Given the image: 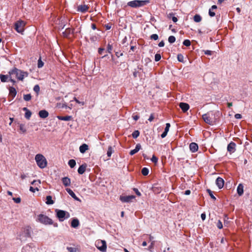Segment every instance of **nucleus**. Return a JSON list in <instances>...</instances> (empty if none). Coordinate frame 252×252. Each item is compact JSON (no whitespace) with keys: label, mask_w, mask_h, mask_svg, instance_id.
<instances>
[{"label":"nucleus","mask_w":252,"mask_h":252,"mask_svg":"<svg viewBox=\"0 0 252 252\" xmlns=\"http://www.w3.org/2000/svg\"><path fill=\"white\" fill-rule=\"evenodd\" d=\"M8 74L10 81L13 83L16 82L14 80L15 78L17 79L18 80L22 81L25 77H27L28 75V73L27 72L23 71L16 68L10 70Z\"/></svg>","instance_id":"f257e3e1"},{"label":"nucleus","mask_w":252,"mask_h":252,"mask_svg":"<svg viewBox=\"0 0 252 252\" xmlns=\"http://www.w3.org/2000/svg\"><path fill=\"white\" fill-rule=\"evenodd\" d=\"M37 221L45 225L53 224L55 227L58 226L57 223H53V220L46 215L40 214L37 216Z\"/></svg>","instance_id":"f03ea898"},{"label":"nucleus","mask_w":252,"mask_h":252,"mask_svg":"<svg viewBox=\"0 0 252 252\" xmlns=\"http://www.w3.org/2000/svg\"><path fill=\"white\" fill-rule=\"evenodd\" d=\"M35 160L38 166L40 168H44L47 166V161L43 155L40 154H37L35 157Z\"/></svg>","instance_id":"7ed1b4c3"},{"label":"nucleus","mask_w":252,"mask_h":252,"mask_svg":"<svg viewBox=\"0 0 252 252\" xmlns=\"http://www.w3.org/2000/svg\"><path fill=\"white\" fill-rule=\"evenodd\" d=\"M56 216L60 221H63L65 219L69 217V214L65 211L56 209L55 210Z\"/></svg>","instance_id":"20e7f679"},{"label":"nucleus","mask_w":252,"mask_h":252,"mask_svg":"<svg viewBox=\"0 0 252 252\" xmlns=\"http://www.w3.org/2000/svg\"><path fill=\"white\" fill-rule=\"evenodd\" d=\"M148 0H133L127 3V5L133 8H137L146 5L148 3Z\"/></svg>","instance_id":"39448f33"},{"label":"nucleus","mask_w":252,"mask_h":252,"mask_svg":"<svg viewBox=\"0 0 252 252\" xmlns=\"http://www.w3.org/2000/svg\"><path fill=\"white\" fill-rule=\"evenodd\" d=\"M95 245L100 251L102 252L106 251L107 245L105 241L97 240L95 242Z\"/></svg>","instance_id":"423d86ee"},{"label":"nucleus","mask_w":252,"mask_h":252,"mask_svg":"<svg viewBox=\"0 0 252 252\" xmlns=\"http://www.w3.org/2000/svg\"><path fill=\"white\" fill-rule=\"evenodd\" d=\"M213 114L212 113H208L202 115V118L204 121L210 125H213L215 123V120L213 118Z\"/></svg>","instance_id":"0eeeda50"},{"label":"nucleus","mask_w":252,"mask_h":252,"mask_svg":"<svg viewBox=\"0 0 252 252\" xmlns=\"http://www.w3.org/2000/svg\"><path fill=\"white\" fill-rule=\"evenodd\" d=\"M26 23L24 21L19 20L15 23V30L19 33L23 34Z\"/></svg>","instance_id":"6e6552de"},{"label":"nucleus","mask_w":252,"mask_h":252,"mask_svg":"<svg viewBox=\"0 0 252 252\" xmlns=\"http://www.w3.org/2000/svg\"><path fill=\"white\" fill-rule=\"evenodd\" d=\"M135 197L134 195L121 196L120 200L124 202H131L132 199H134Z\"/></svg>","instance_id":"1a4fd4ad"},{"label":"nucleus","mask_w":252,"mask_h":252,"mask_svg":"<svg viewBox=\"0 0 252 252\" xmlns=\"http://www.w3.org/2000/svg\"><path fill=\"white\" fill-rule=\"evenodd\" d=\"M236 144L233 142H230L227 146V151L230 153H233L235 151Z\"/></svg>","instance_id":"9d476101"},{"label":"nucleus","mask_w":252,"mask_h":252,"mask_svg":"<svg viewBox=\"0 0 252 252\" xmlns=\"http://www.w3.org/2000/svg\"><path fill=\"white\" fill-rule=\"evenodd\" d=\"M179 106L184 112H187L189 108V105L184 102H181L179 104Z\"/></svg>","instance_id":"9b49d317"},{"label":"nucleus","mask_w":252,"mask_h":252,"mask_svg":"<svg viewBox=\"0 0 252 252\" xmlns=\"http://www.w3.org/2000/svg\"><path fill=\"white\" fill-rule=\"evenodd\" d=\"M216 184L219 189H221L224 186V181L220 177H218L216 181Z\"/></svg>","instance_id":"f8f14e48"},{"label":"nucleus","mask_w":252,"mask_h":252,"mask_svg":"<svg viewBox=\"0 0 252 252\" xmlns=\"http://www.w3.org/2000/svg\"><path fill=\"white\" fill-rule=\"evenodd\" d=\"M89 7L86 5H80L78 6L77 10L82 13H85L88 10Z\"/></svg>","instance_id":"ddd939ff"},{"label":"nucleus","mask_w":252,"mask_h":252,"mask_svg":"<svg viewBox=\"0 0 252 252\" xmlns=\"http://www.w3.org/2000/svg\"><path fill=\"white\" fill-rule=\"evenodd\" d=\"M198 146L195 143H191L189 145V149L192 152H195L198 150Z\"/></svg>","instance_id":"4468645a"},{"label":"nucleus","mask_w":252,"mask_h":252,"mask_svg":"<svg viewBox=\"0 0 252 252\" xmlns=\"http://www.w3.org/2000/svg\"><path fill=\"white\" fill-rule=\"evenodd\" d=\"M63 184L65 187H68L70 185L71 181L70 179L68 177H63L62 179Z\"/></svg>","instance_id":"2eb2a0df"},{"label":"nucleus","mask_w":252,"mask_h":252,"mask_svg":"<svg viewBox=\"0 0 252 252\" xmlns=\"http://www.w3.org/2000/svg\"><path fill=\"white\" fill-rule=\"evenodd\" d=\"M9 96H11L12 98H13L16 96V95L17 94V91H16V89L14 87H10L9 88Z\"/></svg>","instance_id":"dca6fc26"},{"label":"nucleus","mask_w":252,"mask_h":252,"mask_svg":"<svg viewBox=\"0 0 252 252\" xmlns=\"http://www.w3.org/2000/svg\"><path fill=\"white\" fill-rule=\"evenodd\" d=\"M141 148V145L140 144H137L136 145L135 149L132 150H131L130 151L129 154L131 156L134 155L135 154L137 153L140 150Z\"/></svg>","instance_id":"f3484780"},{"label":"nucleus","mask_w":252,"mask_h":252,"mask_svg":"<svg viewBox=\"0 0 252 252\" xmlns=\"http://www.w3.org/2000/svg\"><path fill=\"white\" fill-rule=\"evenodd\" d=\"M38 114L40 118L44 119L47 118L49 115L48 112L45 110L40 111Z\"/></svg>","instance_id":"a211bd4d"},{"label":"nucleus","mask_w":252,"mask_h":252,"mask_svg":"<svg viewBox=\"0 0 252 252\" xmlns=\"http://www.w3.org/2000/svg\"><path fill=\"white\" fill-rule=\"evenodd\" d=\"M89 149V147L86 144H83L79 147V151L80 153L83 154Z\"/></svg>","instance_id":"6ab92c4d"},{"label":"nucleus","mask_w":252,"mask_h":252,"mask_svg":"<svg viewBox=\"0 0 252 252\" xmlns=\"http://www.w3.org/2000/svg\"><path fill=\"white\" fill-rule=\"evenodd\" d=\"M80 224L79 220L77 219H73L71 222V226L73 228H77Z\"/></svg>","instance_id":"aec40b11"},{"label":"nucleus","mask_w":252,"mask_h":252,"mask_svg":"<svg viewBox=\"0 0 252 252\" xmlns=\"http://www.w3.org/2000/svg\"><path fill=\"white\" fill-rule=\"evenodd\" d=\"M66 191L68 193V194L75 200H79V198L76 196L75 194L73 192V191L70 189L67 188L66 189Z\"/></svg>","instance_id":"412c9836"},{"label":"nucleus","mask_w":252,"mask_h":252,"mask_svg":"<svg viewBox=\"0 0 252 252\" xmlns=\"http://www.w3.org/2000/svg\"><path fill=\"white\" fill-rule=\"evenodd\" d=\"M244 187L242 184H240L237 189L238 194L241 196L243 194L244 192Z\"/></svg>","instance_id":"4be33fe9"},{"label":"nucleus","mask_w":252,"mask_h":252,"mask_svg":"<svg viewBox=\"0 0 252 252\" xmlns=\"http://www.w3.org/2000/svg\"><path fill=\"white\" fill-rule=\"evenodd\" d=\"M86 167L87 166L86 164L81 165L78 169V173L80 174H83L86 171Z\"/></svg>","instance_id":"5701e85b"},{"label":"nucleus","mask_w":252,"mask_h":252,"mask_svg":"<svg viewBox=\"0 0 252 252\" xmlns=\"http://www.w3.org/2000/svg\"><path fill=\"white\" fill-rule=\"evenodd\" d=\"M57 117L59 120L65 121H70L72 119V116H66L64 117L58 116Z\"/></svg>","instance_id":"b1692460"},{"label":"nucleus","mask_w":252,"mask_h":252,"mask_svg":"<svg viewBox=\"0 0 252 252\" xmlns=\"http://www.w3.org/2000/svg\"><path fill=\"white\" fill-rule=\"evenodd\" d=\"M9 78V75H0V79L2 82H5L7 81V79Z\"/></svg>","instance_id":"393cba45"},{"label":"nucleus","mask_w":252,"mask_h":252,"mask_svg":"<svg viewBox=\"0 0 252 252\" xmlns=\"http://www.w3.org/2000/svg\"><path fill=\"white\" fill-rule=\"evenodd\" d=\"M54 202L52 199V197L50 195L46 197V203L48 205H51L54 204Z\"/></svg>","instance_id":"a878e982"},{"label":"nucleus","mask_w":252,"mask_h":252,"mask_svg":"<svg viewBox=\"0 0 252 252\" xmlns=\"http://www.w3.org/2000/svg\"><path fill=\"white\" fill-rule=\"evenodd\" d=\"M67 250L69 252H80V250L77 248L67 247Z\"/></svg>","instance_id":"bb28decb"},{"label":"nucleus","mask_w":252,"mask_h":252,"mask_svg":"<svg viewBox=\"0 0 252 252\" xmlns=\"http://www.w3.org/2000/svg\"><path fill=\"white\" fill-rule=\"evenodd\" d=\"M68 165L71 168H73L76 165V161L74 159H70L68 161Z\"/></svg>","instance_id":"cd10ccee"},{"label":"nucleus","mask_w":252,"mask_h":252,"mask_svg":"<svg viewBox=\"0 0 252 252\" xmlns=\"http://www.w3.org/2000/svg\"><path fill=\"white\" fill-rule=\"evenodd\" d=\"M193 19L195 22H199L201 21L202 18L200 15L196 14L194 15Z\"/></svg>","instance_id":"c85d7f7f"},{"label":"nucleus","mask_w":252,"mask_h":252,"mask_svg":"<svg viewBox=\"0 0 252 252\" xmlns=\"http://www.w3.org/2000/svg\"><path fill=\"white\" fill-rule=\"evenodd\" d=\"M113 152V151L112 147L109 146L108 147V151H107V155L108 157H111Z\"/></svg>","instance_id":"c756f323"},{"label":"nucleus","mask_w":252,"mask_h":252,"mask_svg":"<svg viewBox=\"0 0 252 252\" xmlns=\"http://www.w3.org/2000/svg\"><path fill=\"white\" fill-rule=\"evenodd\" d=\"M141 172L143 175L146 176L149 173V170L148 168L144 167L142 169Z\"/></svg>","instance_id":"7c9ffc66"},{"label":"nucleus","mask_w":252,"mask_h":252,"mask_svg":"<svg viewBox=\"0 0 252 252\" xmlns=\"http://www.w3.org/2000/svg\"><path fill=\"white\" fill-rule=\"evenodd\" d=\"M31 115L32 112L30 110L27 111V112H25V117L28 120H29L30 119Z\"/></svg>","instance_id":"2f4dec72"},{"label":"nucleus","mask_w":252,"mask_h":252,"mask_svg":"<svg viewBox=\"0 0 252 252\" xmlns=\"http://www.w3.org/2000/svg\"><path fill=\"white\" fill-rule=\"evenodd\" d=\"M140 132L138 130H135L132 134V137L134 138H136L139 136Z\"/></svg>","instance_id":"473e14b6"},{"label":"nucleus","mask_w":252,"mask_h":252,"mask_svg":"<svg viewBox=\"0 0 252 252\" xmlns=\"http://www.w3.org/2000/svg\"><path fill=\"white\" fill-rule=\"evenodd\" d=\"M175 40H176V38H175V36H172V35L170 36L168 39V42L170 43H174L175 41Z\"/></svg>","instance_id":"72a5a7b5"},{"label":"nucleus","mask_w":252,"mask_h":252,"mask_svg":"<svg viewBox=\"0 0 252 252\" xmlns=\"http://www.w3.org/2000/svg\"><path fill=\"white\" fill-rule=\"evenodd\" d=\"M32 96L31 94H27L24 95V99L25 101H29L31 99Z\"/></svg>","instance_id":"f704fd0d"},{"label":"nucleus","mask_w":252,"mask_h":252,"mask_svg":"<svg viewBox=\"0 0 252 252\" xmlns=\"http://www.w3.org/2000/svg\"><path fill=\"white\" fill-rule=\"evenodd\" d=\"M177 59L179 62L183 63L184 62V56L182 54H178L177 56Z\"/></svg>","instance_id":"c9c22d12"},{"label":"nucleus","mask_w":252,"mask_h":252,"mask_svg":"<svg viewBox=\"0 0 252 252\" xmlns=\"http://www.w3.org/2000/svg\"><path fill=\"white\" fill-rule=\"evenodd\" d=\"M33 91L36 92L37 94H38L39 91H40V87L38 85H36L34 86L33 88Z\"/></svg>","instance_id":"e433bc0d"},{"label":"nucleus","mask_w":252,"mask_h":252,"mask_svg":"<svg viewBox=\"0 0 252 252\" xmlns=\"http://www.w3.org/2000/svg\"><path fill=\"white\" fill-rule=\"evenodd\" d=\"M154 243H155L154 241H152L151 242V244L150 245V246L148 248V251H152V250L154 249Z\"/></svg>","instance_id":"4c0bfd02"},{"label":"nucleus","mask_w":252,"mask_h":252,"mask_svg":"<svg viewBox=\"0 0 252 252\" xmlns=\"http://www.w3.org/2000/svg\"><path fill=\"white\" fill-rule=\"evenodd\" d=\"M183 44L186 46H189L190 45V41L188 39H186L184 41Z\"/></svg>","instance_id":"58836bf2"},{"label":"nucleus","mask_w":252,"mask_h":252,"mask_svg":"<svg viewBox=\"0 0 252 252\" xmlns=\"http://www.w3.org/2000/svg\"><path fill=\"white\" fill-rule=\"evenodd\" d=\"M161 59V56L159 54H156L155 56V61L158 62Z\"/></svg>","instance_id":"ea45409f"},{"label":"nucleus","mask_w":252,"mask_h":252,"mask_svg":"<svg viewBox=\"0 0 252 252\" xmlns=\"http://www.w3.org/2000/svg\"><path fill=\"white\" fill-rule=\"evenodd\" d=\"M43 65H44L43 62L40 59H39L38 61V63H37L38 67L41 68L43 66Z\"/></svg>","instance_id":"a19ab883"},{"label":"nucleus","mask_w":252,"mask_h":252,"mask_svg":"<svg viewBox=\"0 0 252 252\" xmlns=\"http://www.w3.org/2000/svg\"><path fill=\"white\" fill-rule=\"evenodd\" d=\"M13 200L16 203H20L21 201V198L20 197H17V198H15V197H13L12 198Z\"/></svg>","instance_id":"79ce46f5"},{"label":"nucleus","mask_w":252,"mask_h":252,"mask_svg":"<svg viewBox=\"0 0 252 252\" xmlns=\"http://www.w3.org/2000/svg\"><path fill=\"white\" fill-rule=\"evenodd\" d=\"M170 127V124L169 123L166 124V127L164 129V131L168 133V132L169 131Z\"/></svg>","instance_id":"37998d69"},{"label":"nucleus","mask_w":252,"mask_h":252,"mask_svg":"<svg viewBox=\"0 0 252 252\" xmlns=\"http://www.w3.org/2000/svg\"><path fill=\"white\" fill-rule=\"evenodd\" d=\"M151 38L152 39H154L155 40H157L158 38V35L157 34H153L152 35H151Z\"/></svg>","instance_id":"c03bdc74"},{"label":"nucleus","mask_w":252,"mask_h":252,"mask_svg":"<svg viewBox=\"0 0 252 252\" xmlns=\"http://www.w3.org/2000/svg\"><path fill=\"white\" fill-rule=\"evenodd\" d=\"M217 226L219 229H221L222 228L223 225H222V222L220 221V220L218 221V222L217 224Z\"/></svg>","instance_id":"a18cd8bd"},{"label":"nucleus","mask_w":252,"mask_h":252,"mask_svg":"<svg viewBox=\"0 0 252 252\" xmlns=\"http://www.w3.org/2000/svg\"><path fill=\"white\" fill-rule=\"evenodd\" d=\"M30 190L32 192H34L35 191V190H37V191H38L39 190V189L37 187H36L35 188H33V187H31L30 188Z\"/></svg>","instance_id":"49530a36"},{"label":"nucleus","mask_w":252,"mask_h":252,"mask_svg":"<svg viewBox=\"0 0 252 252\" xmlns=\"http://www.w3.org/2000/svg\"><path fill=\"white\" fill-rule=\"evenodd\" d=\"M73 99L78 104H81V105H84L85 103L84 101H79L76 97H74Z\"/></svg>","instance_id":"de8ad7c7"},{"label":"nucleus","mask_w":252,"mask_h":252,"mask_svg":"<svg viewBox=\"0 0 252 252\" xmlns=\"http://www.w3.org/2000/svg\"><path fill=\"white\" fill-rule=\"evenodd\" d=\"M158 158L155 156H153L152 158H151V160L153 162H155V163H157V161H158Z\"/></svg>","instance_id":"09e8293b"},{"label":"nucleus","mask_w":252,"mask_h":252,"mask_svg":"<svg viewBox=\"0 0 252 252\" xmlns=\"http://www.w3.org/2000/svg\"><path fill=\"white\" fill-rule=\"evenodd\" d=\"M207 191H208V192L209 193V195H210L212 199H213L215 200V199H216V197H215L213 195V194H212V192L211 190H210V189H208V190H207Z\"/></svg>","instance_id":"8fccbe9b"},{"label":"nucleus","mask_w":252,"mask_h":252,"mask_svg":"<svg viewBox=\"0 0 252 252\" xmlns=\"http://www.w3.org/2000/svg\"><path fill=\"white\" fill-rule=\"evenodd\" d=\"M32 185H39L40 184V180H34L33 181L32 183Z\"/></svg>","instance_id":"3c124183"},{"label":"nucleus","mask_w":252,"mask_h":252,"mask_svg":"<svg viewBox=\"0 0 252 252\" xmlns=\"http://www.w3.org/2000/svg\"><path fill=\"white\" fill-rule=\"evenodd\" d=\"M209 14L211 17H213L215 15V13L213 12L211 9H210L209 11Z\"/></svg>","instance_id":"603ef678"},{"label":"nucleus","mask_w":252,"mask_h":252,"mask_svg":"<svg viewBox=\"0 0 252 252\" xmlns=\"http://www.w3.org/2000/svg\"><path fill=\"white\" fill-rule=\"evenodd\" d=\"M20 129L23 132H26V129L25 128L24 125H20Z\"/></svg>","instance_id":"864d4df0"},{"label":"nucleus","mask_w":252,"mask_h":252,"mask_svg":"<svg viewBox=\"0 0 252 252\" xmlns=\"http://www.w3.org/2000/svg\"><path fill=\"white\" fill-rule=\"evenodd\" d=\"M213 52L210 50H205L204 51V53L207 55H211L212 54Z\"/></svg>","instance_id":"5fc2aeb1"},{"label":"nucleus","mask_w":252,"mask_h":252,"mask_svg":"<svg viewBox=\"0 0 252 252\" xmlns=\"http://www.w3.org/2000/svg\"><path fill=\"white\" fill-rule=\"evenodd\" d=\"M133 190H134V191H135V192L136 193V194L138 196H141V193L139 191V190H138V189H136V188H134V189H133Z\"/></svg>","instance_id":"6e6d98bb"},{"label":"nucleus","mask_w":252,"mask_h":252,"mask_svg":"<svg viewBox=\"0 0 252 252\" xmlns=\"http://www.w3.org/2000/svg\"><path fill=\"white\" fill-rule=\"evenodd\" d=\"M112 49V47L111 45L108 44L107 46V51L109 53H111V51Z\"/></svg>","instance_id":"4d7b16f0"},{"label":"nucleus","mask_w":252,"mask_h":252,"mask_svg":"<svg viewBox=\"0 0 252 252\" xmlns=\"http://www.w3.org/2000/svg\"><path fill=\"white\" fill-rule=\"evenodd\" d=\"M154 114H152L150 115V117H149V118L148 120H149V121H150V122H152V121L154 120Z\"/></svg>","instance_id":"13d9d810"},{"label":"nucleus","mask_w":252,"mask_h":252,"mask_svg":"<svg viewBox=\"0 0 252 252\" xmlns=\"http://www.w3.org/2000/svg\"><path fill=\"white\" fill-rule=\"evenodd\" d=\"M235 118L236 119H241L242 118L241 115L240 114H236L235 115Z\"/></svg>","instance_id":"bf43d9fd"},{"label":"nucleus","mask_w":252,"mask_h":252,"mask_svg":"<svg viewBox=\"0 0 252 252\" xmlns=\"http://www.w3.org/2000/svg\"><path fill=\"white\" fill-rule=\"evenodd\" d=\"M164 45V42L163 41H160L159 43H158V46L159 47H163Z\"/></svg>","instance_id":"052dcab7"},{"label":"nucleus","mask_w":252,"mask_h":252,"mask_svg":"<svg viewBox=\"0 0 252 252\" xmlns=\"http://www.w3.org/2000/svg\"><path fill=\"white\" fill-rule=\"evenodd\" d=\"M167 132H165V131H164V132L161 134V138H163L165 137H166V136L167 135Z\"/></svg>","instance_id":"680f3d73"},{"label":"nucleus","mask_w":252,"mask_h":252,"mask_svg":"<svg viewBox=\"0 0 252 252\" xmlns=\"http://www.w3.org/2000/svg\"><path fill=\"white\" fill-rule=\"evenodd\" d=\"M201 218L203 220H205L206 219V215L204 213H202L201 215Z\"/></svg>","instance_id":"e2e57ef3"},{"label":"nucleus","mask_w":252,"mask_h":252,"mask_svg":"<svg viewBox=\"0 0 252 252\" xmlns=\"http://www.w3.org/2000/svg\"><path fill=\"white\" fill-rule=\"evenodd\" d=\"M172 21H173L174 22H175V23H176V22H177V21H178V19H177V17H175V16H173V17H172Z\"/></svg>","instance_id":"0e129e2a"},{"label":"nucleus","mask_w":252,"mask_h":252,"mask_svg":"<svg viewBox=\"0 0 252 252\" xmlns=\"http://www.w3.org/2000/svg\"><path fill=\"white\" fill-rule=\"evenodd\" d=\"M27 177V175L25 174H22L21 175V178L22 180L25 179Z\"/></svg>","instance_id":"69168bd1"},{"label":"nucleus","mask_w":252,"mask_h":252,"mask_svg":"<svg viewBox=\"0 0 252 252\" xmlns=\"http://www.w3.org/2000/svg\"><path fill=\"white\" fill-rule=\"evenodd\" d=\"M228 220V218L227 217V216H225V218H224V225H225L226 224H228V221L227 220Z\"/></svg>","instance_id":"338daca9"},{"label":"nucleus","mask_w":252,"mask_h":252,"mask_svg":"<svg viewBox=\"0 0 252 252\" xmlns=\"http://www.w3.org/2000/svg\"><path fill=\"white\" fill-rule=\"evenodd\" d=\"M139 116L137 115L133 116V119L135 121H137L139 119Z\"/></svg>","instance_id":"774afa93"}]
</instances>
